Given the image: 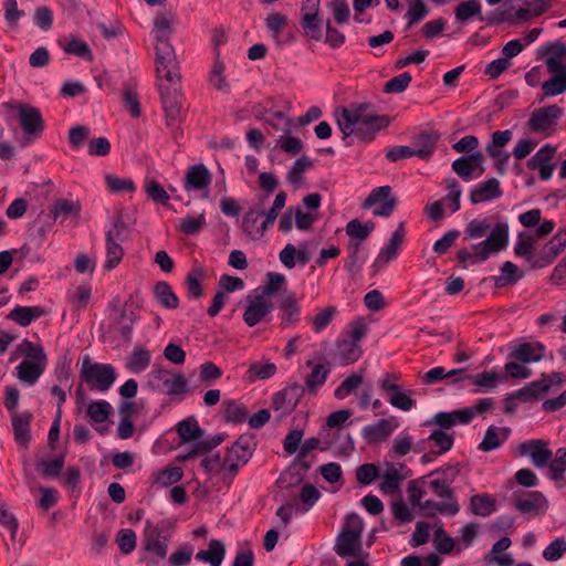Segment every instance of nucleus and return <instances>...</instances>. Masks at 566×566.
<instances>
[{
    "label": "nucleus",
    "mask_w": 566,
    "mask_h": 566,
    "mask_svg": "<svg viewBox=\"0 0 566 566\" xmlns=\"http://www.w3.org/2000/svg\"><path fill=\"white\" fill-rule=\"evenodd\" d=\"M463 233L464 240H479L485 237L471 248L458 250L457 259L463 268L486 262L492 255L505 250L510 242V227L504 220L491 223L488 218H475L467 223Z\"/></svg>",
    "instance_id": "nucleus-1"
},
{
    "label": "nucleus",
    "mask_w": 566,
    "mask_h": 566,
    "mask_svg": "<svg viewBox=\"0 0 566 566\" xmlns=\"http://www.w3.org/2000/svg\"><path fill=\"white\" fill-rule=\"evenodd\" d=\"M367 104H352L348 107H338L334 111V117L338 129L343 134L346 145L347 139L355 136L360 142H370L376 134L390 123L385 115H373L367 112Z\"/></svg>",
    "instance_id": "nucleus-2"
},
{
    "label": "nucleus",
    "mask_w": 566,
    "mask_h": 566,
    "mask_svg": "<svg viewBox=\"0 0 566 566\" xmlns=\"http://www.w3.org/2000/svg\"><path fill=\"white\" fill-rule=\"evenodd\" d=\"M19 355L24 356L17 367V377L27 385H33L40 378L46 367V355L40 344L23 339L12 354L11 360Z\"/></svg>",
    "instance_id": "nucleus-3"
},
{
    "label": "nucleus",
    "mask_w": 566,
    "mask_h": 566,
    "mask_svg": "<svg viewBox=\"0 0 566 566\" xmlns=\"http://www.w3.org/2000/svg\"><path fill=\"white\" fill-rule=\"evenodd\" d=\"M363 518L350 513L346 516L340 533L336 538L335 552L340 557L358 556L361 553Z\"/></svg>",
    "instance_id": "nucleus-4"
},
{
    "label": "nucleus",
    "mask_w": 566,
    "mask_h": 566,
    "mask_svg": "<svg viewBox=\"0 0 566 566\" xmlns=\"http://www.w3.org/2000/svg\"><path fill=\"white\" fill-rule=\"evenodd\" d=\"M80 378L92 390L105 392L114 385L116 371L112 365L96 363L88 355H84L82 357Z\"/></svg>",
    "instance_id": "nucleus-5"
},
{
    "label": "nucleus",
    "mask_w": 566,
    "mask_h": 566,
    "mask_svg": "<svg viewBox=\"0 0 566 566\" xmlns=\"http://www.w3.org/2000/svg\"><path fill=\"white\" fill-rule=\"evenodd\" d=\"M148 386L160 394L179 396L188 391V382L181 373L165 368H154L148 374Z\"/></svg>",
    "instance_id": "nucleus-6"
},
{
    "label": "nucleus",
    "mask_w": 566,
    "mask_h": 566,
    "mask_svg": "<svg viewBox=\"0 0 566 566\" xmlns=\"http://www.w3.org/2000/svg\"><path fill=\"white\" fill-rule=\"evenodd\" d=\"M562 54L563 51L559 54H552L545 61L551 78L541 84L543 95L537 98L538 102L566 93V64Z\"/></svg>",
    "instance_id": "nucleus-7"
},
{
    "label": "nucleus",
    "mask_w": 566,
    "mask_h": 566,
    "mask_svg": "<svg viewBox=\"0 0 566 566\" xmlns=\"http://www.w3.org/2000/svg\"><path fill=\"white\" fill-rule=\"evenodd\" d=\"M373 214L376 217H389L397 206V198L392 195L389 186L374 188L363 202L364 209L374 207Z\"/></svg>",
    "instance_id": "nucleus-8"
},
{
    "label": "nucleus",
    "mask_w": 566,
    "mask_h": 566,
    "mask_svg": "<svg viewBox=\"0 0 566 566\" xmlns=\"http://www.w3.org/2000/svg\"><path fill=\"white\" fill-rule=\"evenodd\" d=\"M159 91L161 94L163 107L167 117V125H172L181 115V87L180 82L168 83L159 82Z\"/></svg>",
    "instance_id": "nucleus-9"
},
{
    "label": "nucleus",
    "mask_w": 566,
    "mask_h": 566,
    "mask_svg": "<svg viewBox=\"0 0 566 566\" xmlns=\"http://www.w3.org/2000/svg\"><path fill=\"white\" fill-rule=\"evenodd\" d=\"M125 230V224L122 220H117L113 228L106 231V260L104 263V269L109 271L116 268L124 256V249L120 245V241L123 240V232Z\"/></svg>",
    "instance_id": "nucleus-10"
},
{
    "label": "nucleus",
    "mask_w": 566,
    "mask_h": 566,
    "mask_svg": "<svg viewBox=\"0 0 566 566\" xmlns=\"http://www.w3.org/2000/svg\"><path fill=\"white\" fill-rule=\"evenodd\" d=\"M566 248V229L558 230L537 252L534 269L549 265Z\"/></svg>",
    "instance_id": "nucleus-11"
},
{
    "label": "nucleus",
    "mask_w": 566,
    "mask_h": 566,
    "mask_svg": "<svg viewBox=\"0 0 566 566\" xmlns=\"http://www.w3.org/2000/svg\"><path fill=\"white\" fill-rule=\"evenodd\" d=\"M518 452L523 457L531 459L536 468H544L552 460L553 452L549 443L543 439H531L518 444Z\"/></svg>",
    "instance_id": "nucleus-12"
},
{
    "label": "nucleus",
    "mask_w": 566,
    "mask_h": 566,
    "mask_svg": "<svg viewBox=\"0 0 566 566\" xmlns=\"http://www.w3.org/2000/svg\"><path fill=\"white\" fill-rule=\"evenodd\" d=\"M515 509L531 516L545 514L548 507L547 499L538 491L522 492L514 494Z\"/></svg>",
    "instance_id": "nucleus-13"
},
{
    "label": "nucleus",
    "mask_w": 566,
    "mask_h": 566,
    "mask_svg": "<svg viewBox=\"0 0 566 566\" xmlns=\"http://www.w3.org/2000/svg\"><path fill=\"white\" fill-rule=\"evenodd\" d=\"M562 116V109L556 105L535 111L528 119V127L534 133L551 135L556 122Z\"/></svg>",
    "instance_id": "nucleus-14"
},
{
    "label": "nucleus",
    "mask_w": 566,
    "mask_h": 566,
    "mask_svg": "<svg viewBox=\"0 0 566 566\" xmlns=\"http://www.w3.org/2000/svg\"><path fill=\"white\" fill-rule=\"evenodd\" d=\"M556 147L549 144L544 145L527 160V168L537 170L542 180H548L556 167L554 163Z\"/></svg>",
    "instance_id": "nucleus-15"
},
{
    "label": "nucleus",
    "mask_w": 566,
    "mask_h": 566,
    "mask_svg": "<svg viewBox=\"0 0 566 566\" xmlns=\"http://www.w3.org/2000/svg\"><path fill=\"white\" fill-rule=\"evenodd\" d=\"M484 156L480 151L462 156L452 163L453 171L463 180L479 178L484 172Z\"/></svg>",
    "instance_id": "nucleus-16"
},
{
    "label": "nucleus",
    "mask_w": 566,
    "mask_h": 566,
    "mask_svg": "<svg viewBox=\"0 0 566 566\" xmlns=\"http://www.w3.org/2000/svg\"><path fill=\"white\" fill-rule=\"evenodd\" d=\"M247 303L243 321L250 327L261 323L273 310L272 302L265 298V295L250 294L247 297Z\"/></svg>",
    "instance_id": "nucleus-17"
},
{
    "label": "nucleus",
    "mask_w": 566,
    "mask_h": 566,
    "mask_svg": "<svg viewBox=\"0 0 566 566\" xmlns=\"http://www.w3.org/2000/svg\"><path fill=\"white\" fill-rule=\"evenodd\" d=\"M143 547L157 558L164 559L167 556L166 537L161 536V531L150 521L145 524Z\"/></svg>",
    "instance_id": "nucleus-18"
},
{
    "label": "nucleus",
    "mask_w": 566,
    "mask_h": 566,
    "mask_svg": "<svg viewBox=\"0 0 566 566\" xmlns=\"http://www.w3.org/2000/svg\"><path fill=\"white\" fill-rule=\"evenodd\" d=\"M264 216V205H259L249 208L242 219V230L252 240H259L264 235L268 228L264 226L263 220L260 219Z\"/></svg>",
    "instance_id": "nucleus-19"
},
{
    "label": "nucleus",
    "mask_w": 566,
    "mask_h": 566,
    "mask_svg": "<svg viewBox=\"0 0 566 566\" xmlns=\"http://www.w3.org/2000/svg\"><path fill=\"white\" fill-rule=\"evenodd\" d=\"M210 182V171L203 164H198L188 167L184 178V188L188 192L208 190ZM203 197L208 198V191Z\"/></svg>",
    "instance_id": "nucleus-20"
},
{
    "label": "nucleus",
    "mask_w": 566,
    "mask_h": 566,
    "mask_svg": "<svg viewBox=\"0 0 566 566\" xmlns=\"http://www.w3.org/2000/svg\"><path fill=\"white\" fill-rule=\"evenodd\" d=\"M398 426L399 423L395 417L380 419L373 424L364 427L361 434L367 443H378L385 441Z\"/></svg>",
    "instance_id": "nucleus-21"
},
{
    "label": "nucleus",
    "mask_w": 566,
    "mask_h": 566,
    "mask_svg": "<svg viewBox=\"0 0 566 566\" xmlns=\"http://www.w3.org/2000/svg\"><path fill=\"white\" fill-rule=\"evenodd\" d=\"M12 107L17 109L21 127L27 135H39L43 130V120L38 108L23 104Z\"/></svg>",
    "instance_id": "nucleus-22"
},
{
    "label": "nucleus",
    "mask_w": 566,
    "mask_h": 566,
    "mask_svg": "<svg viewBox=\"0 0 566 566\" xmlns=\"http://www.w3.org/2000/svg\"><path fill=\"white\" fill-rule=\"evenodd\" d=\"M405 238L403 223L398 226V229L392 233L388 245L382 248L374 261L373 268L376 271L384 269L388 262L397 258L399 247Z\"/></svg>",
    "instance_id": "nucleus-23"
},
{
    "label": "nucleus",
    "mask_w": 566,
    "mask_h": 566,
    "mask_svg": "<svg viewBox=\"0 0 566 566\" xmlns=\"http://www.w3.org/2000/svg\"><path fill=\"white\" fill-rule=\"evenodd\" d=\"M501 196L502 189L500 181L496 178H490L475 185L474 188H472L469 198L472 205H479L497 199Z\"/></svg>",
    "instance_id": "nucleus-24"
},
{
    "label": "nucleus",
    "mask_w": 566,
    "mask_h": 566,
    "mask_svg": "<svg viewBox=\"0 0 566 566\" xmlns=\"http://www.w3.org/2000/svg\"><path fill=\"white\" fill-rule=\"evenodd\" d=\"M545 354V346L539 342L522 343L512 347L510 357L523 364L539 361Z\"/></svg>",
    "instance_id": "nucleus-25"
},
{
    "label": "nucleus",
    "mask_w": 566,
    "mask_h": 566,
    "mask_svg": "<svg viewBox=\"0 0 566 566\" xmlns=\"http://www.w3.org/2000/svg\"><path fill=\"white\" fill-rule=\"evenodd\" d=\"M361 353L363 350L359 344L344 337L337 340L334 357L340 365L346 366L357 361L361 356Z\"/></svg>",
    "instance_id": "nucleus-26"
},
{
    "label": "nucleus",
    "mask_w": 566,
    "mask_h": 566,
    "mask_svg": "<svg viewBox=\"0 0 566 566\" xmlns=\"http://www.w3.org/2000/svg\"><path fill=\"white\" fill-rule=\"evenodd\" d=\"M176 19L170 11L158 13L154 19L153 34L156 42L169 41L170 35L174 33Z\"/></svg>",
    "instance_id": "nucleus-27"
},
{
    "label": "nucleus",
    "mask_w": 566,
    "mask_h": 566,
    "mask_svg": "<svg viewBox=\"0 0 566 566\" xmlns=\"http://www.w3.org/2000/svg\"><path fill=\"white\" fill-rule=\"evenodd\" d=\"M469 416L470 413L468 411H463L462 409L453 410L450 412H438L428 423L436 424L439 427L438 429L448 431L455 424H468Z\"/></svg>",
    "instance_id": "nucleus-28"
},
{
    "label": "nucleus",
    "mask_w": 566,
    "mask_h": 566,
    "mask_svg": "<svg viewBox=\"0 0 566 566\" xmlns=\"http://www.w3.org/2000/svg\"><path fill=\"white\" fill-rule=\"evenodd\" d=\"M306 365L312 369L305 377L304 388L311 394H316L317 389L325 384L331 369L323 364H314L311 360H307Z\"/></svg>",
    "instance_id": "nucleus-29"
},
{
    "label": "nucleus",
    "mask_w": 566,
    "mask_h": 566,
    "mask_svg": "<svg viewBox=\"0 0 566 566\" xmlns=\"http://www.w3.org/2000/svg\"><path fill=\"white\" fill-rule=\"evenodd\" d=\"M156 71L159 82L177 83L180 82V74L176 54L156 60Z\"/></svg>",
    "instance_id": "nucleus-30"
},
{
    "label": "nucleus",
    "mask_w": 566,
    "mask_h": 566,
    "mask_svg": "<svg viewBox=\"0 0 566 566\" xmlns=\"http://www.w3.org/2000/svg\"><path fill=\"white\" fill-rule=\"evenodd\" d=\"M32 415L28 411L12 415V429L15 441L21 446H27L31 440L30 422Z\"/></svg>",
    "instance_id": "nucleus-31"
},
{
    "label": "nucleus",
    "mask_w": 566,
    "mask_h": 566,
    "mask_svg": "<svg viewBox=\"0 0 566 566\" xmlns=\"http://www.w3.org/2000/svg\"><path fill=\"white\" fill-rule=\"evenodd\" d=\"M184 476L179 467H166L151 475V484L157 489H165L178 483Z\"/></svg>",
    "instance_id": "nucleus-32"
},
{
    "label": "nucleus",
    "mask_w": 566,
    "mask_h": 566,
    "mask_svg": "<svg viewBox=\"0 0 566 566\" xmlns=\"http://www.w3.org/2000/svg\"><path fill=\"white\" fill-rule=\"evenodd\" d=\"M524 276L523 272L511 261H505L500 269V274L493 277L496 287H505L516 284Z\"/></svg>",
    "instance_id": "nucleus-33"
},
{
    "label": "nucleus",
    "mask_w": 566,
    "mask_h": 566,
    "mask_svg": "<svg viewBox=\"0 0 566 566\" xmlns=\"http://www.w3.org/2000/svg\"><path fill=\"white\" fill-rule=\"evenodd\" d=\"M432 149V145L429 144L427 148H412L409 146H395L387 150L386 157L390 161H398L403 158H409L412 156L419 157L421 159H429L430 151Z\"/></svg>",
    "instance_id": "nucleus-34"
},
{
    "label": "nucleus",
    "mask_w": 566,
    "mask_h": 566,
    "mask_svg": "<svg viewBox=\"0 0 566 566\" xmlns=\"http://www.w3.org/2000/svg\"><path fill=\"white\" fill-rule=\"evenodd\" d=\"M44 314L45 311L40 306H17L9 313L8 317L20 326L25 327Z\"/></svg>",
    "instance_id": "nucleus-35"
},
{
    "label": "nucleus",
    "mask_w": 566,
    "mask_h": 566,
    "mask_svg": "<svg viewBox=\"0 0 566 566\" xmlns=\"http://www.w3.org/2000/svg\"><path fill=\"white\" fill-rule=\"evenodd\" d=\"M301 387L295 384L284 390L276 392L273 396V407L275 410H280L283 413H286L293 410L296 406V395Z\"/></svg>",
    "instance_id": "nucleus-36"
},
{
    "label": "nucleus",
    "mask_w": 566,
    "mask_h": 566,
    "mask_svg": "<svg viewBox=\"0 0 566 566\" xmlns=\"http://www.w3.org/2000/svg\"><path fill=\"white\" fill-rule=\"evenodd\" d=\"M454 17L458 22L467 23L471 19L476 18L480 21H483L482 17V6L478 0H468L459 3L454 9Z\"/></svg>",
    "instance_id": "nucleus-37"
},
{
    "label": "nucleus",
    "mask_w": 566,
    "mask_h": 566,
    "mask_svg": "<svg viewBox=\"0 0 566 566\" xmlns=\"http://www.w3.org/2000/svg\"><path fill=\"white\" fill-rule=\"evenodd\" d=\"M380 478L381 482L379 484V490L384 494H395L398 492L402 481L405 480L400 470L395 465H389Z\"/></svg>",
    "instance_id": "nucleus-38"
},
{
    "label": "nucleus",
    "mask_w": 566,
    "mask_h": 566,
    "mask_svg": "<svg viewBox=\"0 0 566 566\" xmlns=\"http://www.w3.org/2000/svg\"><path fill=\"white\" fill-rule=\"evenodd\" d=\"M253 441L250 437H240L227 451V457L245 464L253 453Z\"/></svg>",
    "instance_id": "nucleus-39"
},
{
    "label": "nucleus",
    "mask_w": 566,
    "mask_h": 566,
    "mask_svg": "<svg viewBox=\"0 0 566 566\" xmlns=\"http://www.w3.org/2000/svg\"><path fill=\"white\" fill-rule=\"evenodd\" d=\"M206 277V270L202 266H193L185 279L188 296L199 298L203 295L202 281Z\"/></svg>",
    "instance_id": "nucleus-40"
},
{
    "label": "nucleus",
    "mask_w": 566,
    "mask_h": 566,
    "mask_svg": "<svg viewBox=\"0 0 566 566\" xmlns=\"http://www.w3.org/2000/svg\"><path fill=\"white\" fill-rule=\"evenodd\" d=\"M224 556V545L218 539H212L209 543V548L207 551H199L196 558L200 562L210 564V566H220Z\"/></svg>",
    "instance_id": "nucleus-41"
},
{
    "label": "nucleus",
    "mask_w": 566,
    "mask_h": 566,
    "mask_svg": "<svg viewBox=\"0 0 566 566\" xmlns=\"http://www.w3.org/2000/svg\"><path fill=\"white\" fill-rule=\"evenodd\" d=\"M535 238L520 233L514 245L516 256L526 258V261L534 268V259L536 258Z\"/></svg>",
    "instance_id": "nucleus-42"
},
{
    "label": "nucleus",
    "mask_w": 566,
    "mask_h": 566,
    "mask_svg": "<svg viewBox=\"0 0 566 566\" xmlns=\"http://www.w3.org/2000/svg\"><path fill=\"white\" fill-rule=\"evenodd\" d=\"M426 442L437 448L433 450V453L440 455L451 450L454 442V436L448 431L434 429L426 439Z\"/></svg>",
    "instance_id": "nucleus-43"
},
{
    "label": "nucleus",
    "mask_w": 566,
    "mask_h": 566,
    "mask_svg": "<svg viewBox=\"0 0 566 566\" xmlns=\"http://www.w3.org/2000/svg\"><path fill=\"white\" fill-rule=\"evenodd\" d=\"M547 392V384L541 379L528 382L514 394L522 401H536Z\"/></svg>",
    "instance_id": "nucleus-44"
},
{
    "label": "nucleus",
    "mask_w": 566,
    "mask_h": 566,
    "mask_svg": "<svg viewBox=\"0 0 566 566\" xmlns=\"http://www.w3.org/2000/svg\"><path fill=\"white\" fill-rule=\"evenodd\" d=\"M470 507L474 515L486 517L495 511V500L489 494H475L470 499Z\"/></svg>",
    "instance_id": "nucleus-45"
},
{
    "label": "nucleus",
    "mask_w": 566,
    "mask_h": 566,
    "mask_svg": "<svg viewBox=\"0 0 566 566\" xmlns=\"http://www.w3.org/2000/svg\"><path fill=\"white\" fill-rule=\"evenodd\" d=\"M280 308L282 311V321L290 325L295 324L300 319V306L294 294H286L280 302Z\"/></svg>",
    "instance_id": "nucleus-46"
},
{
    "label": "nucleus",
    "mask_w": 566,
    "mask_h": 566,
    "mask_svg": "<svg viewBox=\"0 0 566 566\" xmlns=\"http://www.w3.org/2000/svg\"><path fill=\"white\" fill-rule=\"evenodd\" d=\"M209 84L222 93H229L230 91V85L224 76V64L219 60L218 55L210 71Z\"/></svg>",
    "instance_id": "nucleus-47"
},
{
    "label": "nucleus",
    "mask_w": 566,
    "mask_h": 566,
    "mask_svg": "<svg viewBox=\"0 0 566 566\" xmlns=\"http://www.w3.org/2000/svg\"><path fill=\"white\" fill-rule=\"evenodd\" d=\"M375 229V223L371 221L361 223L358 219H353L347 222L345 231L350 239H356L359 242L365 241Z\"/></svg>",
    "instance_id": "nucleus-48"
},
{
    "label": "nucleus",
    "mask_w": 566,
    "mask_h": 566,
    "mask_svg": "<svg viewBox=\"0 0 566 566\" xmlns=\"http://www.w3.org/2000/svg\"><path fill=\"white\" fill-rule=\"evenodd\" d=\"M150 364V353L146 348L135 347L128 358L126 367L133 373L144 371Z\"/></svg>",
    "instance_id": "nucleus-49"
},
{
    "label": "nucleus",
    "mask_w": 566,
    "mask_h": 566,
    "mask_svg": "<svg viewBox=\"0 0 566 566\" xmlns=\"http://www.w3.org/2000/svg\"><path fill=\"white\" fill-rule=\"evenodd\" d=\"M113 408L106 400H98L91 402L86 408V415L92 422L103 423L105 422Z\"/></svg>",
    "instance_id": "nucleus-50"
},
{
    "label": "nucleus",
    "mask_w": 566,
    "mask_h": 566,
    "mask_svg": "<svg viewBox=\"0 0 566 566\" xmlns=\"http://www.w3.org/2000/svg\"><path fill=\"white\" fill-rule=\"evenodd\" d=\"M222 417L228 422L240 423L247 419L248 411L242 405L227 400L222 403Z\"/></svg>",
    "instance_id": "nucleus-51"
},
{
    "label": "nucleus",
    "mask_w": 566,
    "mask_h": 566,
    "mask_svg": "<svg viewBox=\"0 0 566 566\" xmlns=\"http://www.w3.org/2000/svg\"><path fill=\"white\" fill-rule=\"evenodd\" d=\"M155 297L157 302L166 308H176L178 306V297L167 282L156 284Z\"/></svg>",
    "instance_id": "nucleus-52"
},
{
    "label": "nucleus",
    "mask_w": 566,
    "mask_h": 566,
    "mask_svg": "<svg viewBox=\"0 0 566 566\" xmlns=\"http://www.w3.org/2000/svg\"><path fill=\"white\" fill-rule=\"evenodd\" d=\"M501 432H503V429L493 426L488 428L483 437V440L479 444V449L485 452L497 449L506 439V434L501 437Z\"/></svg>",
    "instance_id": "nucleus-53"
},
{
    "label": "nucleus",
    "mask_w": 566,
    "mask_h": 566,
    "mask_svg": "<svg viewBox=\"0 0 566 566\" xmlns=\"http://www.w3.org/2000/svg\"><path fill=\"white\" fill-rule=\"evenodd\" d=\"M549 478L554 481L563 479L566 472V448H558L548 462Z\"/></svg>",
    "instance_id": "nucleus-54"
},
{
    "label": "nucleus",
    "mask_w": 566,
    "mask_h": 566,
    "mask_svg": "<svg viewBox=\"0 0 566 566\" xmlns=\"http://www.w3.org/2000/svg\"><path fill=\"white\" fill-rule=\"evenodd\" d=\"M205 223L206 216L203 212L198 216L188 214L179 221L177 229L187 235H192L198 233Z\"/></svg>",
    "instance_id": "nucleus-55"
},
{
    "label": "nucleus",
    "mask_w": 566,
    "mask_h": 566,
    "mask_svg": "<svg viewBox=\"0 0 566 566\" xmlns=\"http://www.w3.org/2000/svg\"><path fill=\"white\" fill-rule=\"evenodd\" d=\"M448 195L441 199L447 205L452 213L460 209V197L462 193L461 187L455 179L447 180Z\"/></svg>",
    "instance_id": "nucleus-56"
},
{
    "label": "nucleus",
    "mask_w": 566,
    "mask_h": 566,
    "mask_svg": "<svg viewBox=\"0 0 566 566\" xmlns=\"http://www.w3.org/2000/svg\"><path fill=\"white\" fill-rule=\"evenodd\" d=\"M478 387V391H486L497 386L499 376L495 371H483L474 376H467Z\"/></svg>",
    "instance_id": "nucleus-57"
},
{
    "label": "nucleus",
    "mask_w": 566,
    "mask_h": 566,
    "mask_svg": "<svg viewBox=\"0 0 566 566\" xmlns=\"http://www.w3.org/2000/svg\"><path fill=\"white\" fill-rule=\"evenodd\" d=\"M179 437L182 441H195L201 437V429L198 422L192 419L182 420L177 427Z\"/></svg>",
    "instance_id": "nucleus-58"
},
{
    "label": "nucleus",
    "mask_w": 566,
    "mask_h": 566,
    "mask_svg": "<svg viewBox=\"0 0 566 566\" xmlns=\"http://www.w3.org/2000/svg\"><path fill=\"white\" fill-rule=\"evenodd\" d=\"M337 310L335 306H327L319 311L312 319V328L315 333H321L333 321Z\"/></svg>",
    "instance_id": "nucleus-59"
},
{
    "label": "nucleus",
    "mask_w": 566,
    "mask_h": 566,
    "mask_svg": "<svg viewBox=\"0 0 566 566\" xmlns=\"http://www.w3.org/2000/svg\"><path fill=\"white\" fill-rule=\"evenodd\" d=\"M321 492L312 484H305L300 491L301 512H307L319 500Z\"/></svg>",
    "instance_id": "nucleus-60"
},
{
    "label": "nucleus",
    "mask_w": 566,
    "mask_h": 566,
    "mask_svg": "<svg viewBox=\"0 0 566 566\" xmlns=\"http://www.w3.org/2000/svg\"><path fill=\"white\" fill-rule=\"evenodd\" d=\"M301 25L306 34L312 40L318 41L322 38V31L319 28L318 15L303 14Z\"/></svg>",
    "instance_id": "nucleus-61"
},
{
    "label": "nucleus",
    "mask_w": 566,
    "mask_h": 566,
    "mask_svg": "<svg viewBox=\"0 0 566 566\" xmlns=\"http://www.w3.org/2000/svg\"><path fill=\"white\" fill-rule=\"evenodd\" d=\"M105 182L112 192H133L136 189L134 181L129 178H119L114 175H106Z\"/></svg>",
    "instance_id": "nucleus-62"
},
{
    "label": "nucleus",
    "mask_w": 566,
    "mask_h": 566,
    "mask_svg": "<svg viewBox=\"0 0 566 566\" xmlns=\"http://www.w3.org/2000/svg\"><path fill=\"white\" fill-rule=\"evenodd\" d=\"M116 542L119 547V551L128 555L136 547V534L130 528H123L117 533Z\"/></svg>",
    "instance_id": "nucleus-63"
},
{
    "label": "nucleus",
    "mask_w": 566,
    "mask_h": 566,
    "mask_svg": "<svg viewBox=\"0 0 566 566\" xmlns=\"http://www.w3.org/2000/svg\"><path fill=\"white\" fill-rule=\"evenodd\" d=\"M433 543L437 551L441 554H449L454 547L453 538L447 534L441 525L437 526L434 531Z\"/></svg>",
    "instance_id": "nucleus-64"
}]
</instances>
